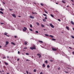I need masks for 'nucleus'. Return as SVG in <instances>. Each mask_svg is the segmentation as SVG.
I'll return each mask as SVG.
<instances>
[{
  "label": "nucleus",
  "mask_w": 74,
  "mask_h": 74,
  "mask_svg": "<svg viewBox=\"0 0 74 74\" xmlns=\"http://www.w3.org/2000/svg\"><path fill=\"white\" fill-rule=\"evenodd\" d=\"M30 49H32V50H33V49H36V46H33V47H30Z\"/></svg>",
  "instance_id": "obj_1"
},
{
  "label": "nucleus",
  "mask_w": 74,
  "mask_h": 74,
  "mask_svg": "<svg viewBox=\"0 0 74 74\" xmlns=\"http://www.w3.org/2000/svg\"><path fill=\"white\" fill-rule=\"evenodd\" d=\"M52 49L53 51H57V49L55 48L52 47Z\"/></svg>",
  "instance_id": "obj_2"
},
{
  "label": "nucleus",
  "mask_w": 74,
  "mask_h": 74,
  "mask_svg": "<svg viewBox=\"0 0 74 74\" xmlns=\"http://www.w3.org/2000/svg\"><path fill=\"white\" fill-rule=\"evenodd\" d=\"M50 26L52 27V28H54V26L52 24V23L50 24Z\"/></svg>",
  "instance_id": "obj_3"
},
{
  "label": "nucleus",
  "mask_w": 74,
  "mask_h": 74,
  "mask_svg": "<svg viewBox=\"0 0 74 74\" xmlns=\"http://www.w3.org/2000/svg\"><path fill=\"white\" fill-rule=\"evenodd\" d=\"M26 30H27V28H26V27H24V29H23V30L24 32H25Z\"/></svg>",
  "instance_id": "obj_4"
},
{
  "label": "nucleus",
  "mask_w": 74,
  "mask_h": 74,
  "mask_svg": "<svg viewBox=\"0 0 74 74\" xmlns=\"http://www.w3.org/2000/svg\"><path fill=\"white\" fill-rule=\"evenodd\" d=\"M12 15L14 18H16V16H15V14H12Z\"/></svg>",
  "instance_id": "obj_5"
},
{
  "label": "nucleus",
  "mask_w": 74,
  "mask_h": 74,
  "mask_svg": "<svg viewBox=\"0 0 74 74\" xmlns=\"http://www.w3.org/2000/svg\"><path fill=\"white\" fill-rule=\"evenodd\" d=\"M37 56H39V58H41V55H40V54L38 53L37 54Z\"/></svg>",
  "instance_id": "obj_6"
},
{
  "label": "nucleus",
  "mask_w": 74,
  "mask_h": 74,
  "mask_svg": "<svg viewBox=\"0 0 74 74\" xmlns=\"http://www.w3.org/2000/svg\"><path fill=\"white\" fill-rule=\"evenodd\" d=\"M9 44V42H6L5 45H7Z\"/></svg>",
  "instance_id": "obj_7"
},
{
  "label": "nucleus",
  "mask_w": 74,
  "mask_h": 74,
  "mask_svg": "<svg viewBox=\"0 0 74 74\" xmlns=\"http://www.w3.org/2000/svg\"><path fill=\"white\" fill-rule=\"evenodd\" d=\"M24 43H25V45H27V42L25 41V42Z\"/></svg>",
  "instance_id": "obj_8"
},
{
  "label": "nucleus",
  "mask_w": 74,
  "mask_h": 74,
  "mask_svg": "<svg viewBox=\"0 0 74 74\" xmlns=\"http://www.w3.org/2000/svg\"><path fill=\"white\" fill-rule=\"evenodd\" d=\"M66 29L68 30H69V27H67V26L66 27Z\"/></svg>",
  "instance_id": "obj_9"
},
{
  "label": "nucleus",
  "mask_w": 74,
  "mask_h": 74,
  "mask_svg": "<svg viewBox=\"0 0 74 74\" xmlns=\"http://www.w3.org/2000/svg\"><path fill=\"white\" fill-rule=\"evenodd\" d=\"M30 18H32V19H34V17H33V16H30Z\"/></svg>",
  "instance_id": "obj_10"
},
{
  "label": "nucleus",
  "mask_w": 74,
  "mask_h": 74,
  "mask_svg": "<svg viewBox=\"0 0 74 74\" xmlns=\"http://www.w3.org/2000/svg\"><path fill=\"white\" fill-rule=\"evenodd\" d=\"M36 24L37 25H38V26H40V24L38 22L36 23Z\"/></svg>",
  "instance_id": "obj_11"
},
{
  "label": "nucleus",
  "mask_w": 74,
  "mask_h": 74,
  "mask_svg": "<svg viewBox=\"0 0 74 74\" xmlns=\"http://www.w3.org/2000/svg\"><path fill=\"white\" fill-rule=\"evenodd\" d=\"M44 11L45 13H46V14H48V12H47V11L45 10V9H44Z\"/></svg>",
  "instance_id": "obj_12"
},
{
  "label": "nucleus",
  "mask_w": 74,
  "mask_h": 74,
  "mask_svg": "<svg viewBox=\"0 0 74 74\" xmlns=\"http://www.w3.org/2000/svg\"><path fill=\"white\" fill-rule=\"evenodd\" d=\"M4 63L5 64V65H8V63L6 62H4Z\"/></svg>",
  "instance_id": "obj_13"
},
{
  "label": "nucleus",
  "mask_w": 74,
  "mask_h": 74,
  "mask_svg": "<svg viewBox=\"0 0 74 74\" xmlns=\"http://www.w3.org/2000/svg\"><path fill=\"white\" fill-rule=\"evenodd\" d=\"M39 42H40L41 43H43V42L42 41L39 40Z\"/></svg>",
  "instance_id": "obj_14"
},
{
  "label": "nucleus",
  "mask_w": 74,
  "mask_h": 74,
  "mask_svg": "<svg viewBox=\"0 0 74 74\" xmlns=\"http://www.w3.org/2000/svg\"><path fill=\"white\" fill-rule=\"evenodd\" d=\"M71 23L72 24V25H74V23L72 21H71Z\"/></svg>",
  "instance_id": "obj_15"
},
{
  "label": "nucleus",
  "mask_w": 74,
  "mask_h": 74,
  "mask_svg": "<svg viewBox=\"0 0 74 74\" xmlns=\"http://www.w3.org/2000/svg\"><path fill=\"white\" fill-rule=\"evenodd\" d=\"M42 66H43V67H44V68H45V64H44L42 65Z\"/></svg>",
  "instance_id": "obj_16"
},
{
  "label": "nucleus",
  "mask_w": 74,
  "mask_h": 74,
  "mask_svg": "<svg viewBox=\"0 0 74 74\" xmlns=\"http://www.w3.org/2000/svg\"><path fill=\"white\" fill-rule=\"evenodd\" d=\"M30 27H31V28H32V27H33V26H32V24H30Z\"/></svg>",
  "instance_id": "obj_17"
},
{
  "label": "nucleus",
  "mask_w": 74,
  "mask_h": 74,
  "mask_svg": "<svg viewBox=\"0 0 74 74\" xmlns=\"http://www.w3.org/2000/svg\"><path fill=\"white\" fill-rule=\"evenodd\" d=\"M50 36L51 37V38H53V36L52 35H50Z\"/></svg>",
  "instance_id": "obj_18"
},
{
  "label": "nucleus",
  "mask_w": 74,
  "mask_h": 74,
  "mask_svg": "<svg viewBox=\"0 0 74 74\" xmlns=\"http://www.w3.org/2000/svg\"><path fill=\"white\" fill-rule=\"evenodd\" d=\"M4 35H5V36H7V33L5 32L4 34Z\"/></svg>",
  "instance_id": "obj_19"
},
{
  "label": "nucleus",
  "mask_w": 74,
  "mask_h": 74,
  "mask_svg": "<svg viewBox=\"0 0 74 74\" xmlns=\"http://www.w3.org/2000/svg\"><path fill=\"white\" fill-rule=\"evenodd\" d=\"M0 10L1 11H3V10H4V9H2V8H1V9H0Z\"/></svg>",
  "instance_id": "obj_20"
},
{
  "label": "nucleus",
  "mask_w": 74,
  "mask_h": 74,
  "mask_svg": "<svg viewBox=\"0 0 74 74\" xmlns=\"http://www.w3.org/2000/svg\"><path fill=\"white\" fill-rule=\"evenodd\" d=\"M0 13L1 14H4L3 13V12H2L1 11H0Z\"/></svg>",
  "instance_id": "obj_21"
},
{
  "label": "nucleus",
  "mask_w": 74,
  "mask_h": 74,
  "mask_svg": "<svg viewBox=\"0 0 74 74\" xmlns=\"http://www.w3.org/2000/svg\"><path fill=\"white\" fill-rule=\"evenodd\" d=\"M41 27H44V25H41Z\"/></svg>",
  "instance_id": "obj_22"
},
{
  "label": "nucleus",
  "mask_w": 74,
  "mask_h": 74,
  "mask_svg": "<svg viewBox=\"0 0 74 74\" xmlns=\"http://www.w3.org/2000/svg\"><path fill=\"white\" fill-rule=\"evenodd\" d=\"M51 17H52V18H53L54 17V16L52 14H51Z\"/></svg>",
  "instance_id": "obj_23"
},
{
  "label": "nucleus",
  "mask_w": 74,
  "mask_h": 74,
  "mask_svg": "<svg viewBox=\"0 0 74 74\" xmlns=\"http://www.w3.org/2000/svg\"><path fill=\"white\" fill-rule=\"evenodd\" d=\"M43 15H44V16H46V17L47 16V15L45 14H43Z\"/></svg>",
  "instance_id": "obj_24"
},
{
  "label": "nucleus",
  "mask_w": 74,
  "mask_h": 74,
  "mask_svg": "<svg viewBox=\"0 0 74 74\" xmlns=\"http://www.w3.org/2000/svg\"><path fill=\"white\" fill-rule=\"evenodd\" d=\"M11 44H13V45H15V43H14L13 42H12Z\"/></svg>",
  "instance_id": "obj_25"
},
{
  "label": "nucleus",
  "mask_w": 74,
  "mask_h": 74,
  "mask_svg": "<svg viewBox=\"0 0 74 74\" xmlns=\"http://www.w3.org/2000/svg\"><path fill=\"white\" fill-rule=\"evenodd\" d=\"M40 5H42V6H44V4H43V3H40Z\"/></svg>",
  "instance_id": "obj_26"
},
{
  "label": "nucleus",
  "mask_w": 74,
  "mask_h": 74,
  "mask_svg": "<svg viewBox=\"0 0 74 74\" xmlns=\"http://www.w3.org/2000/svg\"><path fill=\"white\" fill-rule=\"evenodd\" d=\"M45 36H47V37H49V35L48 34H45Z\"/></svg>",
  "instance_id": "obj_27"
},
{
  "label": "nucleus",
  "mask_w": 74,
  "mask_h": 74,
  "mask_svg": "<svg viewBox=\"0 0 74 74\" xmlns=\"http://www.w3.org/2000/svg\"><path fill=\"white\" fill-rule=\"evenodd\" d=\"M52 40H53V41H56V39H55L52 38Z\"/></svg>",
  "instance_id": "obj_28"
},
{
  "label": "nucleus",
  "mask_w": 74,
  "mask_h": 74,
  "mask_svg": "<svg viewBox=\"0 0 74 74\" xmlns=\"http://www.w3.org/2000/svg\"><path fill=\"white\" fill-rule=\"evenodd\" d=\"M45 62L46 63V64H47V63H48V61H47V60H46L45 61Z\"/></svg>",
  "instance_id": "obj_29"
},
{
  "label": "nucleus",
  "mask_w": 74,
  "mask_h": 74,
  "mask_svg": "<svg viewBox=\"0 0 74 74\" xmlns=\"http://www.w3.org/2000/svg\"><path fill=\"white\" fill-rule=\"evenodd\" d=\"M43 22H46V20H45L44 19H43Z\"/></svg>",
  "instance_id": "obj_30"
},
{
  "label": "nucleus",
  "mask_w": 74,
  "mask_h": 74,
  "mask_svg": "<svg viewBox=\"0 0 74 74\" xmlns=\"http://www.w3.org/2000/svg\"><path fill=\"white\" fill-rule=\"evenodd\" d=\"M29 30L30 31H31V32H33V30H32V29H29Z\"/></svg>",
  "instance_id": "obj_31"
},
{
  "label": "nucleus",
  "mask_w": 74,
  "mask_h": 74,
  "mask_svg": "<svg viewBox=\"0 0 74 74\" xmlns=\"http://www.w3.org/2000/svg\"><path fill=\"white\" fill-rule=\"evenodd\" d=\"M34 72H36V69H34Z\"/></svg>",
  "instance_id": "obj_32"
},
{
  "label": "nucleus",
  "mask_w": 74,
  "mask_h": 74,
  "mask_svg": "<svg viewBox=\"0 0 74 74\" xmlns=\"http://www.w3.org/2000/svg\"><path fill=\"white\" fill-rule=\"evenodd\" d=\"M71 38H74V36H71Z\"/></svg>",
  "instance_id": "obj_33"
},
{
  "label": "nucleus",
  "mask_w": 74,
  "mask_h": 74,
  "mask_svg": "<svg viewBox=\"0 0 74 74\" xmlns=\"http://www.w3.org/2000/svg\"><path fill=\"white\" fill-rule=\"evenodd\" d=\"M36 33H38V31H36Z\"/></svg>",
  "instance_id": "obj_34"
},
{
  "label": "nucleus",
  "mask_w": 74,
  "mask_h": 74,
  "mask_svg": "<svg viewBox=\"0 0 74 74\" xmlns=\"http://www.w3.org/2000/svg\"><path fill=\"white\" fill-rule=\"evenodd\" d=\"M47 67V68H49V65H48Z\"/></svg>",
  "instance_id": "obj_35"
},
{
  "label": "nucleus",
  "mask_w": 74,
  "mask_h": 74,
  "mask_svg": "<svg viewBox=\"0 0 74 74\" xmlns=\"http://www.w3.org/2000/svg\"><path fill=\"white\" fill-rule=\"evenodd\" d=\"M25 54H26V55H29V53H26Z\"/></svg>",
  "instance_id": "obj_36"
},
{
  "label": "nucleus",
  "mask_w": 74,
  "mask_h": 74,
  "mask_svg": "<svg viewBox=\"0 0 74 74\" xmlns=\"http://www.w3.org/2000/svg\"><path fill=\"white\" fill-rule=\"evenodd\" d=\"M62 3H65V2L64 1H62Z\"/></svg>",
  "instance_id": "obj_37"
},
{
  "label": "nucleus",
  "mask_w": 74,
  "mask_h": 74,
  "mask_svg": "<svg viewBox=\"0 0 74 74\" xmlns=\"http://www.w3.org/2000/svg\"><path fill=\"white\" fill-rule=\"evenodd\" d=\"M14 38H18V37L17 36H14Z\"/></svg>",
  "instance_id": "obj_38"
},
{
  "label": "nucleus",
  "mask_w": 74,
  "mask_h": 74,
  "mask_svg": "<svg viewBox=\"0 0 74 74\" xmlns=\"http://www.w3.org/2000/svg\"><path fill=\"white\" fill-rule=\"evenodd\" d=\"M26 73L27 74H29V73L28 72V71H26Z\"/></svg>",
  "instance_id": "obj_39"
},
{
  "label": "nucleus",
  "mask_w": 74,
  "mask_h": 74,
  "mask_svg": "<svg viewBox=\"0 0 74 74\" xmlns=\"http://www.w3.org/2000/svg\"><path fill=\"white\" fill-rule=\"evenodd\" d=\"M58 21H60V22L61 21L60 19H58Z\"/></svg>",
  "instance_id": "obj_40"
},
{
  "label": "nucleus",
  "mask_w": 74,
  "mask_h": 74,
  "mask_svg": "<svg viewBox=\"0 0 74 74\" xmlns=\"http://www.w3.org/2000/svg\"><path fill=\"white\" fill-rule=\"evenodd\" d=\"M53 60H50V62H53Z\"/></svg>",
  "instance_id": "obj_41"
},
{
  "label": "nucleus",
  "mask_w": 74,
  "mask_h": 74,
  "mask_svg": "<svg viewBox=\"0 0 74 74\" xmlns=\"http://www.w3.org/2000/svg\"><path fill=\"white\" fill-rule=\"evenodd\" d=\"M40 74H42V72H41L40 73Z\"/></svg>",
  "instance_id": "obj_42"
},
{
  "label": "nucleus",
  "mask_w": 74,
  "mask_h": 74,
  "mask_svg": "<svg viewBox=\"0 0 74 74\" xmlns=\"http://www.w3.org/2000/svg\"><path fill=\"white\" fill-rule=\"evenodd\" d=\"M45 19H47V17H45Z\"/></svg>",
  "instance_id": "obj_43"
},
{
  "label": "nucleus",
  "mask_w": 74,
  "mask_h": 74,
  "mask_svg": "<svg viewBox=\"0 0 74 74\" xmlns=\"http://www.w3.org/2000/svg\"><path fill=\"white\" fill-rule=\"evenodd\" d=\"M1 25H4V23H1Z\"/></svg>",
  "instance_id": "obj_44"
},
{
  "label": "nucleus",
  "mask_w": 74,
  "mask_h": 74,
  "mask_svg": "<svg viewBox=\"0 0 74 74\" xmlns=\"http://www.w3.org/2000/svg\"><path fill=\"white\" fill-rule=\"evenodd\" d=\"M20 53V52H19V51H18V54H19Z\"/></svg>",
  "instance_id": "obj_45"
},
{
  "label": "nucleus",
  "mask_w": 74,
  "mask_h": 74,
  "mask_svg": "<svg viewBox=\"0 0 74 74\" xmlns=\"http://www.w3.org/2000/svg\"><path fill=\"white\" fill-rule=\"evenodd\" d=\"M19 59L18 58L17 60V61H19Z\"/></svg>",
  "instance_id": "obj_46"
},
{
  "label": "nucleus",
  "mask_w": 74,
  "mask_h": 74,
  "mask_svg": "<svg viewBox=\"0 0 74 74\" xmlns=\"http://www.w3.org/2000/svg\"><path fill=\"white\" fill-rule=\"evenodd\" d=\"M5 57H3V59H5Z\"/></svg>",
  "instance_id": "obj_47"
},
{
  "label": "nucleus",
  "mask_w": 74,
  "mask_h": 74,
  "mask_svg": "<svg viewBox=\"0 0 74 74\" xmlns=\"http://www.w3.org/2000/svg\"><path fill=\"white\" fill-rule=\"evenodd\" d=\"M27 47H24V49H27Z\"/></svg>",
  "instance_id": "obj_48"
},
{
  "label": "nucleus",
  "mask_w": 74,
  "mask_h": 74,
  "mask_svg": "<svg viewBox=\"0 0 74 74\" xmlns=\"http://www.w3.org/2000/svg\"><path fill=\"white\" fill-rule=\"evenodd\" d=\"M65 73H68V72H66V71H65Z\"/></svg>",
  "instance_id": "obj_49"
},
{
  "label": "nucleus",
  "mask_w": 74,
  "mask_h": 74,
  "mask_svg": "<svg viewBox=\"0 0 74 74\" xmlns=\"http://www.w3.org/2000/svg\"><path fill=\"white\" fill-rule=\"evenodd\" d=\"M3 4H5V2H3Z\"/></svg>",
  "instance_id": "obj_50"
},
{
  "label": "nucleus",
  "mask_w": 74,
  "mask_h": 74,
  "mask_svg": "<svg viewBox=\"0 0 74 74\" xmlns=\"http://www.w3.org/2000/svg\"><path fill=\"white\" fill-rule=\"evenodd\" d=\"M69 48H70V49H72V48H71V47H69Z\"/></svg>",
  "instance_id": "obj_51"
},
{
  "label": "nucleus",
  "mask_w": 74,
  "mask_h": 74,
  "mask_svg": "<svg viewBox=\"0 0 74 74\" xmlns=\"http://www.w3.org/2000/svg\"><path fill=\"white\" fill-rule=\"evenodd\" d=\"M6 36H7V37H10V36H9V35H6Z\"/></svg>",
  "instance_id": "obj_52"
},
{
  "label": "nucleus",
  "mask_w": 74,
  "mask_h": 74,
  "mask_svg": "<svg viewBox=\"0 0 74 74\" xmlns=\"http://www.w3.org/2000/svg\"><path fill=\"white\" fill-rule=\"evenodd\" d=\"M73 54L74 55V51L73 52Z\"/></svg>",
  "instance_id": "obj_53"
},
{
  "label": "nucleus",
  "mask_w": 74,
  "mask_h": 74,
  "mask_svg": "<svg viewBox=\"0 0 74 74\" xmlns=\"http://www.w3.org/2000/svg\"><path fill=\"white\" fill-rule=\"evenodd\" d=\"M12 9H10V11H12Z\"/></svg>",
  "instance_id": "obj_54"
},
{
  "label": "nucleus",
  "mask_w": 74,
  "mask_h": 74,
  "mask_svg": "<svg viewBox=\"0 0 74 74\" xmlns=\"http://www.w3.org/2000/svg\"><path fill=\"white\" fill-rule=\"evenodd\" d=\"M56 4H58V3H56Z\"/></svg>",
  "instance_id": "obj_55"
},
{
  "label": "nucleus",
  "mask_w": 74,
  "mask_h": 74,
  "mask_svg": "<svg viewBox=\"0 0 74 74\" xmlns=\"http://www.w3.org/2000/svg\"><path fill=\"white\" fill-rule=\"evenodd\" d=\"M26 61H29V60H27Z\"/></svg>",
  "instance_id": "obj_56"
},
{
  "label": "nucleus",
  "mask_w": 74,
  "mask_h": 74,
  "mask_svg": "<svg viewBox=\"0 0 74 74\" xmlns=\"http://www.w3.org/2000/svg\"><path fill=\"white\" fill-rule=\"evenodd\" d=\"M67 7H69V6H67Z\"/></svg>",
  "instance_id": "obj_57"
},
{
  "label": "nucleus",
  "mask_w": 74,
  "mask_h": 74,
  "mask_svg": "<svg viewBox=\"0 0 74 74\" xmlns=\"http://www.w3.org/2000/svg\"><path fill=\"white\" fill-rule=\"evenodd\" d=\"M32 14H35L33 12H32Z\"/></svg>",
  "instance_id": "obj_58"
},
{
  "label": "nucleus",
  "mask_w": 74,
  "mask_h": 74,
  "mask_svg": "<svg viewBox=\"0 0 74 74\" xmlns=\"http://www.w3.org/2000/svg\"><path fill=\"white\" fill-rule=\"evenodd\" d=\"M71 1H72V2H73V0H71Z\"/></svg>",
  "instance_id": "obj_59"
},
{
  "label": "nucleus",
  "mask_w": 74,
  "mask_h": 74,
  "mask_svg": "<svg viewBox=\"0 0 74 74\" xmlns=\"http://www.w3.org/2000/svg\"><path fill=\"white\" fill-rule=\"evenodd\" d=\"M43 30H47V29H44Z\"/></svg>",
  "instance_id": "obj_60"
},
{
  "label": "nucleus",
  "mask_w": 74,
  "mask_h": 74,
  "mask_svg": "<svg viewBox=\"0 0 74 74\" xmlns=\"http://www.w3.org/2000/svg\"><path fill=\"white\" fill-rule=\"evenodd\" d=\"M58 70H60V68H58Z\"/></svg>",
  "instance_id": "obj_61"
},
{
  "label": "nucleus",
  "mask_w": 74,
  "mask_h": 74,
  "mask_svg": "<svg viewBox=\"0 0 74 74\" xmlns=\"http://www.w3.org/2000/svg\"><path fill=\"white\" fill-rule=\"evenodd\" d=\"M18 16L19 17H21V16Z\"/></svg>",
  "instance_id": "obj_62"
},
{
  "label": "nucleus",
  "mask_w": 74,
  "mask_h": 74,
  "mask_svg": "<svg viewBox=\"0 0 74 74\" xmlns=\"http://www.w3.org/2000/svg\"><path fill=\"white\" fill-rule=\"evenodd\" d=\"M0 48H1V46H0Z\"/></svg>",
  "instance_id": "obj_63"
},
{
  "label": "nucleus",
  "mask_w": 74,
  "mask_h": 74,
  "mask_svg": "<svg viewBox=\"0 0 74 74\" xmlns=\"http://www.w3.org/2000/svg\"><path fill=\"white\" fill-rule=\"evenodd\" d=\"M2 71L3 72H4V71L2 70Z\"/></svg>",
  "instance_id": "obj_64"
}]
</instances>
